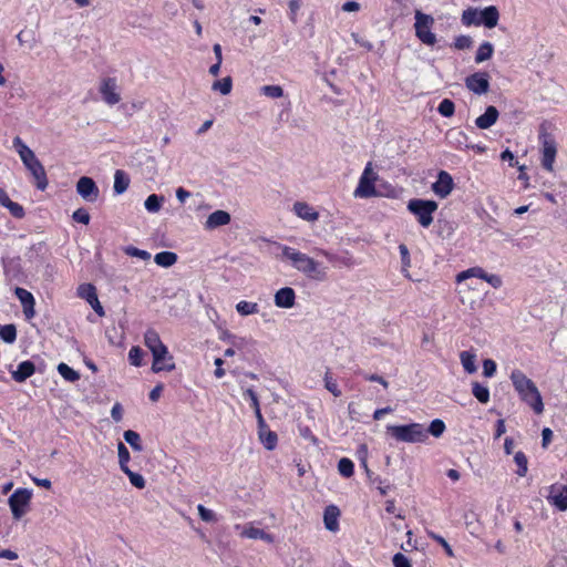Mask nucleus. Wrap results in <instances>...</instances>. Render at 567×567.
<instances>
[{
	"mask_svg": "<svg viewBox=\"0 0 567 567\" xmlns=\"http://www.w3.org/2000/svg\"><path fill=\"white\" fill-rule=\"evenodd\" d=\"M58 372L69 382H75L80 379V373L70 368L66 363H60L58 365Z\"/></svg>",
	"mask_w": 567,
	"mask_h": 567,
	"instance_id": "obj_36",
	"label": "nucleus"
},
{
	"mask_svg": "<svg viewBox=\"0 0 567 567\" xmlns=\"http://www.w3.org/2000/svg\"><path fill=\"white\" fill-rule=\"evenodd\" d=\"M233 87V81L230 76H226L219 81H215L212 85L214 91H219L223 95L230 93Z\"/></svg>",
	"mask_w": 567,
	"mask_h": 567,
	"instance_id": "obj_41",
	"label": "nucleus"
},
{
	"mask_svg": "<svg viewBox=\"0 0 567 567\" xmlns=\"http://www.w3.org/2000/svg\"><path fill=\"white\" fill-rule=\"evenodd\" d=\"M498 116H499V113H498L497 109L495 106L491 105V106L486 107L484 114L480 115L475 120V124L481 130H487V128L492 127L497 122Z\"/></svg>",
	"mask_w": 567,
	"mask_h": 567,
	"instance_id": "obj_23",
	"label": "nucleus"
},
{
	"mask_svg": "<svg viewBox=\"0 0 567 567\" xmlns=\"http://www.w3.org/2000/svg\"><path fill=\"white\" fill-rule=\"evenodd\" d=\"M125 442L137 452H141L143 450L141 436L137 432L133 430H127L123 434Z\"/></svg>",
	"mask_w": 567,
	"mask_h": 567,
	"instance_id": "obj_31",
	"label": "nucleus"
},
{
	"mask_svg": "<svg viewBox=\"0 0 567 567\" xmlns=\"http://www.w3.org/2000/svg\"><path fill=\"white\" fill-rule=\"evenodd\" d=\"M340 509L336 505H329L323 513V524L326 529L336 533L339 530Z\"/></svg>",
	"mask_w": 567,
	"mask_h": 567,
	"instance_id": "obj_22",
	"label": "nucleus"
},
{
	"mask_svg": "<svg viewBox=\"0 0 567 567\" xmlns=\"http://www.w3.org/2000/svg\"><path fill=\"white\" fill-rule=\"evenodd\" d=\"M456 284H457L456 293H457L460 302L463 306H465L472 310L481 307V305L484 301L485 293H486L484 291L482 284H478L475 281H467V280L456 282Z\"/></svg>",
	"mask_w": 567,
	"mask_h": 567,
	"instance_id": "obj_5",
	"label": "nucleus"
},
{
	"mask_svg": "<svg viewBox=\"0 0 567 567\" xmlns=\"http://www.w3.org/2000/svg\"><path fill=\"white\" fill-rule=\"evenodd\" d=\"M295 214L309 223H315L319 218V213L305 202H297L293 204Z\"/></svg>",
	"mask_w": 567,
	"mask_h": 567,
	"instance_id": "obj_24",
	"label": "nucleus"
},
{
	"mask_svg": "<svg viewBox=\"0 0 567 567\" xmlns=\"http://www.w3.org/2000/svg\"><path fill=\"white\" fill-rule=\"evenodd\" d=\"M493 52H494V48H493L492 43L484 42L477 49V52H476V55H475V62L476 63H482L484 61H487L488 59L492 58Z\"/></svg>",
	"mask_w": 567,
	"mask_h": 567,
	"instance_id": "obj_33",
	"label": "nucleus"
},
{
	"mask_svg": "<svg viewBox=\"0 0 567 567\" xmlns=\"http://www.w3.org/2000/svg\"><path fill=\"white\" fill-rule=\"evenodd\" d=\"M76 192L85 202L93 203L100 196L99 187L95 182L87 176H82L76 183Z\"/></svg>",
	"mask_w": 567,
	"mask_h": 567,
	"instance_id": "obj_14",
	"label": "nucleus"
},
{
	"mask_svg": "<svg viewBox=\"0 0 567 567\" xmlns=\"http://www.w3.org/2000/svg\"><path fill=\"white\" fill-rule=\"evenodd\" d=\"M99 92L107 105H115L121 101V93L116 80L113 78L103 79L100 83Z\"/></svg>",
	"mask_w": 567,
	"mask_h": 567,
	"instance_id": "obj_13",
	"label": "nucleus"
},
{
	"mask_svg": "<svg viewBox=\"0 0 567 567\" xmlns=\"http://www.w3.org/2000/svg\"><path fill=\"white\" fill-rule=\"evenodd\" d=\"M144 344L152 353V371L154 373L162 371L171 372L175 369L174 357L162 342L157 331L152 328L147 329L144 333Z\"/></svg>",
	"mask_w": 567,
	"mask_h": 567,
	"instance_id": "obj_2",
	"label": "nucleus"
},
{
	"mask_svg": "<svg viewBox=\"0 0 567 567\" xmlns=\"http://www.w3.org/2000/svg\"><path fill=\"white\" fill-rule=\"evenodd\" d=\"M361 8L359 2L355 1H348L342 4V11L344 12H357Z\"/></svg>",
	"mask_w": 567,
	"mask_h": 567,
	"instance_id": "obj_62",
	"label": "nucleus"
},
{
	"mask_svg": "<svg viewBox=\"0 0 567 567\" xmlns=\"http://www.w3.org/2000/svg\"><path fill=\"white\" fill-rule=\"evenodd\" d=\"M229 223L230 215L226 210L218 209L207 217L205 221V228L212 230L220 226L228 225Z\"/></svg>",
	"mask_w": 567,
	"mask_h": 567,
	"instance_id": "obj_25",
	"label": "nucleus"
},
{
	"mask_svg": "<svg viewBox=\"0 0 567 567\" xmlns=\"http://www.w3.org/2000/svg\"><path fill=\"white\" fill-rule=\"evenodd\" d=\"M124 252L131 257H136L142 260H148L151 258V254L148 251L138 249L133 246L125 247Z\"/></svg>",
	"mask_w": 567,
	"mask_h": 567,
	"instance_id": "obj_48",
	"label": "nucleus"
},
{
	"mask_svg": "<svg viewBox=\"0 0 567 567\" xmlns=\"http://www.w3.org/2000/svg\"><path fill=\"white\" fill-rule=\"evenodd\" d=\"M439 113L445 117H451L454 114L455 105L450 99H444L439 105Z\"/></svg>",
	"mask_w": 567,
	"mask_h": 567,
	"instance_id": "obj_46",
	"label": "nucleus"
},
{
	"mask_svg": "<svg viewBox=\"0 0 567 567\" xmlns=\"http://www.w3.org/2000/svg\"><path fill=\"white\" fill-rule=\"evenodd\" d=\"M13 145L17 147L19 156L29 172L35 179L37 187L44 190L48 186V178L43 165L37 158L34 152L29 148L20 137L13 140Z\"/></svg>",
	"mask_w": 567,
	"mask_h": 567,
	"instance_id": "obj_4",
	"label": "nucleus"
},
{
	"mask_svg": "<svg viewBox=\"0 0 567 567\" xmlns=\"http://www.w3.org/2000/svg\"><path fill=\"white\" fill-rule=\"evenodd\" d=\"M122 472L127 475V477L133 486H135L138 489H142L145 487L146 483H145L144 477L141 474L131 471L130 467Z\"/></svg>",
	"mask_w": 567,
	"mask_h": 567,
	"instance_id": "obj_44",
	"label": "nucleus"
},
{
	"mask_svg": "<svg viewBox=\"0 0 567 567\" xmlns=\"http://www.w3.org/2000/svg\"><path fill=\"white\" fill-rule=\"evenodd\" d=\"M378 175L373 171L372 163H368L359 181V185L354 190V196L369 198L375 195L374 183Z\"/></svg>",
	"mask_w": 567,
	"mask_h": 567,
	"instance_id": "obj_10",
	"label": "nucleus"
},
{
	"mask_svg": "<svg viewBox=\"0 0 567 567\" xmlns=\"http://www.w3.org/2000/svg\"><path fill=\"white\" fill-rule=\"evenodd\" d=\"M401 262H402V274L404 277L410 278L409 268L411 267V258L408 247L404 244L399 246Z\"/></svg>",
	"mask_w": 567,
	"mask_h": 567,
	"instance_id": "obj_37",
	"label": "nucleus"
},
{
	"mask_svg": "<svg viewBox=\"0 0 567 567\" xmlns=\"http://www.w3.org/2000/svg\"><path fill=\"white\" fill-rule=\"evenodd\" d=\"M154 261L157 266L168 268L176 264L177 255L172 251H161L155 255Z\"/></svg>",
	"mask_w": 567,
	"mask_h": 567,
	"instance_id": "obj_30",
	"label": "nucleus"
},
{
	"mask_svg": "<svg viewBox=\"0 0 567 567\" xmlns=\"http://www.w3.org/2000/svg\"><path fill=\"white\" fill-rule=\"evenodd\" d=\"M542 437H543V447H547V445L550 443L551 441V437H553V432L549 427H545L542 432Z\"/></svg>",
	"mask_w": 567,
	"mask_h": 567,
	"instance_id": "obj_63",
	"label": "nucleus"
},
{
	"mask_svg": "<svg viewBox=\"0 0 567 567\" xmlns=\"http://www.w3.org/2000/svg\"><path fill=\"white\" fill-rule=\"evenodd\" d=\"M111 416L115 422H120L123 419V409L120 403H115L111 410Z\"/></svg>",
	"mask_w": 567,
	"mask_h": 567,
	"instance_id": "obj_60",
	"label": "nucleus"
},
{
	"mask_svg": "<svg viewBox=\"0 0 567 567\" xmlns=\"http://www.w3.org/2000/svg\"><path fill=\"white\" fill-rule=\"evenodd\" d=\"M388 431L391 432L393 437L401 442L416 443L424 442L427 439V433L419 423L408 425H390Z\"/></svg>",
	"mask_w": 567,
	"mask_h": 567,
	"instance_id": "obj_7",
	"label": "nucleus"
},
{
	"mask_svg": "<svg viewBox=\"0 0 567 567\" xmlns=\"http://www.w3.org/2000/svg\"><path fill=\"white\" fill-rule=\"evenodd\" d=\"M471 279H482L488 282L494 288H499L502 286V279L497 275H489L481 267H472L464 271H461L456 275V282L461 281H470Z\"/></svg>",
	"mask_w": 567,
	"mask_h": 567,
	"instance_id": "obj_11",
	"label": "nucleus"
},
{
	"mask_svg": "<svg viewBox=\"0 0 567 567\" xmlns=\"http://www.w3.org/2000/svg\"><path fill=\"white\" fill-rule=\"evenodd\" d=\"M240 529V537L248 539H261L266 543L272 544L275 538L271 534L266 533L264 529L255 527L252 524H246L244 526H236Z\"/></svg>",
	"mask_w": 567,
	"mask_h": 567,
	"instance_id": "obj_19",
	"label": "nucleus"
},
{
	"mask_svg": "<svg viewBox=\"0 0 567 567\" xmlns=\"http://www.w3.org/2000/svg\"><path fill=\"white\" fill-rule=\"evenodd\" d=\"M460 360L463 369L468 373L473 374L477 371L476 367V354L472 351H462L460 353Z\"/></svg>",
	"mask_w": 567,
	"mask_h": 567,
	"instance_id": "obj_28",
	"label": "nucleus"
},
{
	"mask_svg": "<svg viewBox=\"0 0 567 567\" xmlns=\"http://www.w3.org/2000/svg\"><path fill=\"white\" fill-rule=\"evenodd\" d=\"M414 18V29L417 39L426 45H434L436 43V35L431 31L434 25V18L420 10L415 11Z\"/></svg>",
	"mask_w": 567,
	"mask_h": 567,
	"instance_id": "obj_8",
	"label": "nucleus"
},
{
	"mask_svg": "<svg viewBox=\"0 0 567 567\" xmlns=\"http://www.w3.org/2000/svg\"><path fill=\"white\" fill-rule=\"evenodd\" d=\"M499 12L495 6H489L483 10L476 8H468L463 11L462 22L465 25H480L484 24L486 28L492 29L497 25Z\"/></svg>",
	"mask_w": 567,
	"mask_h": 567,
	"instance_id": "obj_6",
	"label": "nucleus"
},
{
	"mask_svg": "<svg viewBox=\"0 0 567 567\" xmlns=\"http://www.w3.org/2000/svg\"><path fill=\"white\" fill-rule=\"evenodd\" d=\"M290 11V21L295 24L298 21V12L301 8V0H290L288 2Z\"/></svg>",
	"mask_w": 567,
	"mask_h": 567,
	"instance_id": "obj_51",
	"label": "nucleus"
},
{
	"mask_svg": "<svg viewBox=\"0 0 567 567\" xmlns=\"http://www.w3.org/2000/svg\"><path fill=\"white\" fill-rule=\"evenodd\" d=\"M72 218L76 223L87 225L90 223L91 217L84 208H79L73 213Z\"/></svg>",
	"mask_w": 567,
	"mask_h": 567,
	"instance_id": "obj_53",
	"label": "nucleus"
},
{
	"mask_svg": "<svg viewBox=\"0 0 567 567\" xmlns=\"http://www.w3.org/2000/svg\"><path fill=\"white\" fill-rule=\"evenodd\" d=\"M78 296L90 302L97 297V293L92 284H82L78 287Z\"/></svg>",
	"mask_w": 567,
	"mask_h": 567,
	"instance_id": "obj_34",
	"label": "nucleus"
},
{
	"mask_svg": "<svg viewBox=\"0 0 567 567\" xmlns=\"http://www.w3.org/2000/svg\"><path fill=\"white\" fill-rule=\"evenodd\" d=\"M472 388L473 395L481 403H487L489 401V391L486 386L480 384L478 382H474Z\"/></svg>",
	"mask_w": 567,
	"mask_h": 567,
	"instance_id": "obj_39",
	"label": "nucleus"
},
{
	"mask_svg": "<svg viewBox=\"0 0 567 567\" xmlns=\"http://www.w3.org/2000/svg\"><path fill=\"white\" fill-rule=\"evenodd\" d=\"M296 293L290 287L279 289L275 293V305L278 308H292L295 306Z\"/></svg>",
	"mask_w": 567,
	"mask_h": 567,
	"instance_id": "obj_21",
	"label": "nucleus"
},
{
	"mask_svg": "<svg viewBox=\"0 0 567 567\" xmlns=\"http://www.w3.org/2000/svg\"><path fill=\"white\" fill-rule=\"evenodd\" d=\"M514 462L516 463L518 470L516 474L520 477L525 476L528 470V461L526 455L523 452H516L514 455Z\"/></svg>",
	"mask_w": 567,
	"mask_h": 567,
	"instance_id": "obj_40",
	"label": "nucleus"
},
{
	"mask_svg": "<svg viewBox=\"0 0 567 567\" xmlns=\"http://www.w3.org/2000/svg\"><path fill=\"white\" fill-rule=\"evenodd\" d=\"M466 87L475 94H485L489 90L488 74L485 72H477L466 78Z\"/></svg>",
	"mask_w": 567,
	"mask_h": 567,
	"instance_id": "obj_17",
	"label": "nucleus"
},
{
	"mask_svg": "<svg viewBox=\"0 0 567 567\" xmlns=\"http://www.w3.org/2000/svg\"><path fill=\"white\" fill-rule=\"evenodd\" d=\"M454 189V181L450 173L440 171L436 181L432 184L433 193L440 198H446Z\"/></svg>",
	"mask_w": 567,
	"mask_h": 567,
	"instance_id": "obj_15",
	"label": "nucleus"
},
{
	"mask_svg": "<svg viewBox=\"0 0 567 567\" xmlns=\"http://www.w3.org/2000/svg\"><path fill=\"white\" fill-rule=\"evenodd\" d=\"M557 154V144L550 136H545L542 144V166L554 172V163Z\"/></svg>",
	"mask_w": 567,
	"mask_h": 567,
	"instance_id": "obj_16",
	"label": "nucleus"
},
{
	"mask_svg": "<svg viewBox=\"0 0 567 567\" xmlns=\"http://www.w3.org/2000/svg\"><path fill=\"white\" fill-rule=\"evenodd\" d=\"M260 91L265 96L271 99H279L284 95V90L279 85H265L260 89Z\"/></svg>",
	"mask_w": 567,
	"mask_h": 567,
	"instance_id": "obj_45",
	"label": "nucleus"
},
{
	"mask_svg": "<svg viewBox=\"0 0 567 567\" xmlns=\"http://www.w3.org/2000/svg\"><path fill=\"white\" fill-rule=\"evenodd\" d=\"M437 203L425 199H411L408 203V209L416 216L423 227H429L433 223V213L437 209Z\"/></svg>",
	"mask_w": 567,
	"mask_h": 567,
	"instance_id": "obj_9",
	"label": "nucleus"
},
{
	"mask_svg": "<svg viewBox=\"0 0 567 567\" xmlns=\"http://www.w3.org/2000/svg\"><path fill=\"white\" fill-rule=\"evenodd\" d=\"M511 380L522 401L528 404L536 414H542L544 412V403L534 381L517 369L512 371Z\"/></svg>",
	"mask_w": 567,
	"mask_h": 567,
	"instance_id": "obj_3",
	"label": "nucleus"
},
{
	"mask_svg": "<svg viewBox=\"0 0 567 567\" xmlns=\"http://www.w3.org/2000/svg\"><path fill=\"white\" fill-rule=\"evenodd\" d=\"M496 372V363L494 360L492 359H485L483 361V374L486 377V378H491L494 375V373Z\"/></svg>",
	"mask_w": 567,
	"mask_h": 567,
	"instance_id": "obj_54",
	"label": "nucleus"
},
{
	"mask_svg": "<svg viewBox=\"0 0 567 567\" xmlns=\"http://www.w3.org/2000/svg\"><path fill=\"white\" fill-rule=\"evenodd\" d=\"M472 44V40L467 35H461L455 40V48L458 50L468 49Z\"/></svg>",
	"mask_w": 567,
	"mask_h": 567,
	"instance_id": "obj_58",
	"label": "nucleus"
},
{
	"mask_svg": "<svg viewBox=\"0 0 567 567\" xmlns=\"http://www.w3.org/2000/svg\"><path fill=\"white\" fill-rule=\"evenodd\" d=\"M429 536L432 539H434L435 542H437L440 545H442V547L444 548L447 556H450V557L454 556V551H453L452 547L449 545V543L445 540V538H443L442 536H440L435 533H432V532L429 533Z\"/></svg>",
	"mask_w": 567,
	"mask_h": 567,
	"instance_id": "obj_52",
	"label": "nucleus"
},
{
	"mask_svg": "<svg viewBox=\"0 0 567 567\" xmlns=\"http://www.w3.org/2000/svg\"><path fill=\"white\" fill-rule=\"evenodd\" d=\"M130 186V177L121 169H117L114 174V192L116 194H123Z\"/></svg>",
	"mask_w": 567,
	"mask_h": 567,
	"instance_id": "obj_29",
	"label": "nucleus"
},
{
	"mask_svg": "<svg viewBox=\"0 0 567 567\" xmlns=\"http://www.w3.org/2000/svg\"><path fill=\"white\" fill-rule=\"evenodd\" d=\"M258 437L268 451H272L277 446L278 436L275 432L270 431L268 426L258 430Z\"/></svg>",
	"mask_w": 567,
	"mask_h": 567,
	"instance_id": "obj_27",
	"label": "nucleus"
},
{
	"mask_svg": "<svg viewBox=\"0 0 567 567\" xmlns=\"http://www.w3.org/2000/svg\"><path fill=\"white\" fill-rule=\"evenodd\" d=\"M143 351L140 347H132L128 352L130 363L134 367L142 365Z\"/></svg>",
	"mask_w": 567,
	"mask_h": 567,
	"instance_id": "obj_47",
	"label": "nucleus"
},
{
	"mask_svg": "<svg viewBox=\"0 0 567 567\" xmlns=\"http://www.w3.org/2000/svg\"><path fill=\"white\" fill-rule=\"evenodd\" d=\"M326 389L330 391L334 396H340L341 391L338 389L337 383L329 380V378L326 375Z\"/></svg>",
	"mask_w": 567,
	"mask_h": 567,
	"instance_id": "obj_61",
	"label": "nucleus"
},
{
	"mask_svg": "<svg viewBox=\"0 0 567 567\" xmlns=\"http://www.w3.org/2000/svg\"><path fill=\"white\" fill-rule=\"evenodd\" d=\"M393 566L394 567H412L411 561L401 553H396L393 556Z\"/></svg>",
	"mask_w": 567,
	"mask_h": 567,
	"instance_id": "obj_55",
	"label": "nucleus"
},
{
	"mask_svg": "<svg viewBox=\"0 0 567 567\" xmlns=\"http://www.w3.org/2000/svg\"><path fill=\"white\" fill-rule=\"evenodd\" d=\"M89 305L93 308V310L100 316L103 317L105 315L103 307L101 306L99 298L96 297Z\"/></svg>",
	"mask_w": 567,
	"mask_h": 567,
	"instance_id": "obj_64",
	"label": "nucleus"
},
{
	"mask_svg": "<svg viewBox=\"0 0 567 567\" xmlns=\"http://www.w3.org/2000/svg\"><path fill=\"white\" fill-rule=\"evenodd\" d=\"M10 213L14 216V217H22L24 215V210L22 208L21 205H19L18 203H14L12 200L9 202V204L6 206Z\"/></svg>",
	"mask_w": 567,
	"mask_h": 567,
	"instance_id": "obj_57",
	"label": "nucleus"
},
{
	"mask_svg": "<svg viewBox=\"0 0 567 567\" xmlns=\"http://www.w3.org/2000/svg\"><path fill=\"white\" fill-rule=\"evenodd\" d=\"M163 203H164V197L163 196H158L156 194H152V195H150L145 199L144 206H145L147 212H150V213H157V212H159Z\"/></svg>",
	"mask_w": 567,
	"mask_h": 567,
	"instance_id": "obj_35",
	"label": "nucleus"
},
{
	"mask_svg": "<svg viewBox=\"0 0 567 567\" xmlns=\"http://www.w3.org/2000/svg\"><path fill=\"white\" fill-rule=\"evenodd\" d=\"M30 498L31 493L25 488L17 489L9 497V506L16 519H20L25 514L27 507L30 503Z\"/></svg>",
	"mask_w": 567,
	"mask_h": 567,
	"instance_id": "obj_12",
	"label": "nucleus"
},
{
	"mask_svg": "<svg viewBox=\"0 0 567 567\" xmlns=\"http://www.w3.org/2000/svg\"><path fill=\"white\" fill-rule=\"evenodd\" d=\"M547 499L557 509L561 512L567 511V486L563 484H553L549 487Z\"/></svg>",
	"mask_w": 567,
	"mask_h": 567,
	"instance_id": "obj_18",
	"label": "nucleus"
},
{
	"mask_svg": "<svg viewBox=\"0 0 567 567\" xmlns=\"http://www.w3.org/2000/svg\"><path fill=\"white\" fill-rule=\"evenodd\" d=\"M338 471L344 477L353 475V463L350 458L342 457L338 463Z\"/></svg>",
	"mask_w": 567,
	"mask_h": 567,
	"instance_id": "obj_43",
	"label": "nucleus"
},
{
	"mask_svg": "<svg viewBox=\"0 0 567 567\" xmlns=\"http://www.w3.org/2000/svg\"><path fill=\"white\" fill-rule=\"evenodd\" d=\"M446 138L450 140L451 142L461 143L463 140H466L467 136L462 131L452 130L446 133Z\"/></svg>",
	"mask_w": 567,
	"mask_h": 567,
	"instance_id": "obj_56",
	"label": "nucleus"
},
{
	"mask_svg": "<svg viewBox=\"0 0 567 567\" xmlns=\"http://www.w3.org/2000/svg\"><path fill=\"white\" fill-rule=\"evenodd\" d=\"M198 515L202 520L212 523L216 520V515L212 509L206 508L204 505L197 506Z\"/></svg>",
	"mask_w": 567,
	"mask_h": 567,
	"instance_id": "obj_50",
	"label": "nucleus"
},
{
	"mask_svg": "<svg viewBox=\"0 0 567 567\" xmlns=\"http://www.w3.org/2000/svg\"><path fill=\"white\" fill-rule=\"evenodd\" d=\"M445 431V424L442 420L440 419H435L431 422L430 426H429V432L434 436V437H440Z\"/></svg>",
	"mask_w": 567,
	"mask_h": 567,
	"instance_id": "obj_49",
	"label": "nucleus"
},
{
	"mask_svg": "<svg viewBox=\"0 0 567 567\" xmlns=\"http://www.w3.org/2000/svg\"><path fill=\"white\" fill-rule=\"evenodd\" d=\"M17 39H18V42H19L20 45L29 44L30 48L32 47V44L34 42L33 37L31 34L27 33V32H23V31L18 33Z\"/></svg>",
	"mask_w": 567,
	"mask_h": 567,
	"instance_id": "obj_59",
	"label": "nucleus"
},
{
	"mask_svg": "<svg viewBox=\"0 0 567 567\" xmlns=\"http://www.w3.org/2000/svg\"><path fill=\"white\" fill-rule=\"evenodd\" d=\"M0 338L7 342L12 343L17 338V329L14 324H6L0 328Z\"/></svg>",
	"mask_w": 567,
	"mask_h": 567,
	"instance_id": "obj_42",
	"label": "nucleus"
},
{
	"mask_svg": "<svg viewBox=\"0 0 567 567\" xmlns=\"http://www.w3.org/2000/svg\"><path fill=\"white\" fill-rule=\"evenodd\" d=\"M16 296L20 300L23 307V313L27 319H31L34 317V298L31 292L23 288H16Z\"/></svg>",
	"mask_w": 567,
	"mask_h": 567,
	"instance_id": "obj_20",
	"label": "nucleus"
},
{
	"mask_svg": "<svg viewBox=\"0 0 567 567\" xmlns=\"http://www.w3.org/2000/svg\"><path fill=\"white\" fill-rule=\"evenodd\" d=\"M117 456L121 471L128 468V462L131 456L128 450L122 442L117 443Z\"/></svg>",
	"mask_w": 567,
	"mask_h": 567,
	"instance_id": "obj_38",
	"label": "nucleus"
},
{
	"mask_svg": "<svg viewBox=\"0 0 567 567\" xmlns=\"http://www.w3.org/2000/svg\"><path fill=\"white\" fill-rule=\"evenodd\" d=\"M35 372V365L31 361H23L18 365V369L12 372V378L17 382H24Z\"/></svg>",
	"mask_w": 567,
	"mask_h": 567,
	"instance_id": "obj_26",
	"label": "nucleus"
},
{
	"mask_svg": "<svg viewBox=\"0 0 567 567\" xmlns=\"http://www.w3.org/2000/svg\"><path fill=\"white\" fill-rule=\"evenodd\" d=\"M282 257L291 262V266L306 277L317 281H324L328 278V269L320 262L291 247L281 248Z\"/></svg>",
	"mask_w": 567,
	"mask_h": 567,
	"instance_id": "obj_1",
	"label": "nucleus"
},
{
	"mask_svg": "<svg viewBox=\"0 0 567 567\" xmlns=\"http://www.w3.org/2000/svg\"><path fill=\"white\" fill-rule=\"evenodd\" d=\"M236 310L240 316L246 317L258 313L259 306L257 302L239 301L236 305Z\"/></svg>",
	"mask_w": 567,
	"mask_h": 567,
	"instance_id": "obj_32",
	"label": "nucleus"
}]
</instances>
